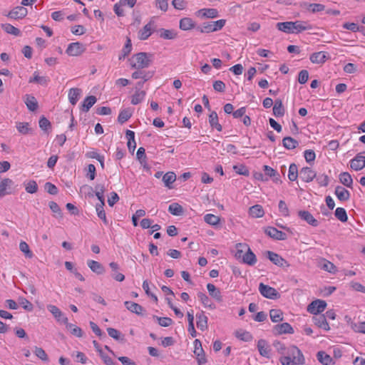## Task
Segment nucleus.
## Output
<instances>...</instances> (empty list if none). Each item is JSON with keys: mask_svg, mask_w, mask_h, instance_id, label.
I'll return each mask as SVG.
<instances>
[{"mask_svg": "<svg viewBox=\"0 0 365 365\" xmlns=\"http://www.w3.org/2000/svg\"><path fill=\"white\" fill-rule=\"evenodd\" d=\"M45 190L50 195H57L58 192V187L50 182H47L44 185Z\"/></svg>", "mask_w": 365, "mask_h": 365, "instance_id": "61", "label": "nucleus"}, {"mask_svg": "<svg viewBox=\"0 0 365 365\" xmlns=\"http://www.w3.org/2000/svg\"><path fill=\"white\" fill-rule=\"evenodd\" d=\"M283 146L287 150H292L299 145V142L292 137H284L282 139Z\"/></svg>", "mask_w": 365, "mask_h": 365, "instance_id": "38", "label": "nucleus"}, {"mask_svg": "<svg viewBox=\"0 0 365 365\" xmlns=\"http://www.w3.org/2000/svg\"><path fill=\"white\" fill-rule=\"evenodd\" d=\"M293 24H294L293 27V34H299L304 31L311 30L312 29V26L307 21H293Z\"/></svg>", "mask_w": 365, "mask_h": 365, "instance_id": "19", "label": "nucleus"}, {"mask_svg": "<svg viewBox=\"0 0 365 365\" xmlns=\"http://www.w3.org/2000/svg\"><path fill=\"white\" fill-rule=\"evenodd\" d=\"M168 211L175 216H180L184 213L183 207L177 202L170 204L168 207Z\"/></svg>", "mask_w": 365, "mask_h": 365, "instance_id": "45", "label": "nucleus"}, {"mask_svg": "<svg viewBox=\"0 0 365 365\" xmlns=\"http://www.w3.org/2000/svg\"><path fill=\"white\" fill-rule=\"evenodd\" d=\"M108 335L113 339L118 340L120 342H125V336L121 334L118 330L114 328L109 327L107 329Z\"/></svg>", "mask_w": 365, "mask_h": 365, "instance_id": "44", "label": "nucleus"}, {"mask_svg": "<svg viewBox=\"0 0 365 365\" xmlns=\"http://www.w3.org/2000/svg\"><path fill=\"white\" fill-rule=\"evenodd\" d=\"M38 124L41 129L43 131H47L51 127L50 121L43 115L40 118Z\"/></svg>", "mask_w": 365, "mask_h": 365, "instance_id": "62", "label": "nucleus"}, {"mask_svg": "<svg viewBox=\"0 0 365 365\" xmlns=\"http://www.w3.org/2000/svg\"><path fill=\"white\" fill-rule=\"evenodd\" d=\"M204 220L209 225H217L220 222V217L212 214H207L204 217Z\"/></svg>", "mask_w": 365, "mask_h": 365, "instance_id": "57", "label": "nucleus"}, {"mask_svg": "<svg viewBox=\"0 0 365 365\" xmlns=\"http://www.w3.org/2000/svg\"><path fill=\"white\" fill-rule=\"evenodd\" d=\"M25 103L28 109L31 111H35L38 108V102L34 96L26 94Z\"/></svg>", "mask_w": 365, "mask_h": 365, "instance_id": "36", "label": "nucleus"}, {"mask_svg": "<svg viewBox=\"0 0 365 365\" xmlns=\"http://www.w3.org/2000/svg\"><path fill=\"white\" fill-rule=\"evenodd\" d=\"M298 216L304 221L307 222L309 225L313 227H317L319 222L314 216L307 210H299L298 212Z\"/></svg>", "mask_w": 365, "mask_h": 365, "instance_id": "14", "label": "nucleus"}, {"mask_svg": "<svg viewBox=\"0 0 365 365\" xmlns=\"http://www.w3.org/2000/svg\"><path fill=\"white\" fill-rule=\"evenodd\" d=\"M81 93H82L81 89L78 88H72L69 90L68 99H69V102L73 106H75L77 103V102L81 96Z\"/></svg>", "mask_w": 365, "mask_h": 365, "instance_id": "30", "label": "nucleus"}, {"mask_svg": "<svg viewBox=\"0 0 365 365\" xmlns=\"http://www.w3.org/2000/svg\"><path fill=\"white\" fill-rule=\"evenodd\" d=\"M327 305L324 300L316 299L308 305L307 311L312 314L318 315L325 309Z\"/></svg>", "mask_w": 365, "mask_h": 365, "instance_id": "4", "label": "nucleus"}, {"mask_svg": "<svg viewBox=\"0 0 365 365\" xmlns=\"http://www.w3.org/2000/svg\"><path fill=\"white\" fill-rule=\"evenodd\" d=\"M159 32L160 37L163 39H174L177 37V33L173 30L161 29Z\"/></svg>", "mask_w": 365, "mask_h": 365, "instance_id": "49", "label": "nucleus"}, {"mask_svg": "<svg viewBox=\"0 0 365 365\" xmlns=\"http://www.w3.org/2000/svg\"><path fill=\"white\" fill-rule=\"evenodd\" d=\"M145 96V91L136 89L135 93L132 96L131 104L137 105L140 103Z\"/></svg>", "mask_w": 365, "mask_h": 365, "instance_id": "48", "label": "nucleus"}, {"mask_svg": "<svg viewBox=\"0 0 365 365\" xmlns=\"http://www.w3.org/2000/svg\"><path fill=\"white\" fill-rule=\"evenodd\" d=\"M264 232L269 237L276 240H285L287 238L285 232L278 230L274 227H267L264 229Z\"/></svg>", "mask_w": 365, "mask_h": 365, "instance_id": "9", "label": "nucleus"}, {"mask_svg": "<svg viewBox=\"0 0 365 365\" xmlns=\"http://www.w3.org/2000/svg\"><path fill=\"white\" fill-rule=\"evenodd\" d=\"M272 322L276 323L283 320V313L280 309H272L269 311Z\"/></svg>", "mask_w": 365, "mask_h": 365, "instance_id": "47", "label": "nucleus"}, {"mask_svg": "<svg viewBox=\"0 0 365 365\" xmlns=\"http://www.w3.org/2000/svg\"><path fill=\"white\" fill-rule=\"evenodd\" d=\"M265 254L267 257L275 265L280 267L289 266V264L287 262V261L277 253L272 251H267Z\"/></svg>", "mask_w": 365, "mask_h": 365, "instance_id": "5", "label": "nucleus"}, {"mask_svg": "<svg viewBox=\"0 0 365 365\" xmlns=\"http://www.w3.org/2000/svg\"><path fill=\"white\" fill-rule=\"evenodd\" d=\"M274 335H281L284 334H293L294 329L287 322L282 323L274 326L272 329Z\"/></svg>", "mask_w": 365, "mask_h": 365, "instance_id": "11", "label": "nucleus"}, {"mask_svg": "<svg viewBox=\"0 0 365 365\" xmlns=\"http://www.w3.org/2000/svg\"><path fill=\"white\" fill-rule=\"evenodd\" d=\"M47 309L52 314L57 322L67 324L68 318L56 306L48 304L47 305Z\"/></svg>", "mask_w": 365, "mask_h": 365, "instance_id": "10", "label": "nucleus"}, {"mask_svg": "<svg viewBox=\"0 0 365 365\" xmlns=\"http://www.w3.org/2000/svg\"><path fill=\"white\" fill-rule=\"evenodd\" d=\"M196 30L200 31V33L214 32L212 21L203 23L201 26H197Z\"/></svg>", "mask_w": 365, "mask_h": 365, "instance_id": "56", "label": "nucleus"}, {"mask_svg": "<svg viewBox=\"0 0 365 365\" xmlns=\"http://www.w3.org/2000/svg\"><path fill=\"white\" fill-rule=\"evenodd\" d=\"M335 217L342 222L348 220V216L344 208L337 207L334 212Z\"/></svg>", "mask_w": 365, "mask_h": 365, "instance_id": "54", "label": "nucleus"}, {"mask_svg": "<svg viewBox=\"0 0 365 365\" xmlns=\"http://www.w3.org/2000/svg\"><path fill=\"white\" fill-rule=\"evenodd\" d=\"M286 356H290L294 364H304L305 362L304 356L301 350L296 346H290L286 351Z\"/></svg>", "mask_w": 365, "mask_h": 365, "instance_id": "2", "label": "nucleus"}, {"mask_svg": "<svg viewBox=\"0 0 365 365\" xmlns=\"http://www.w3.org/2000/svg\"><path fill=\"white\" fill-rule=\"evenodd\" d=\"M152 58L151 53L140 52L133 55L129 61L131 68L140 70L149 67L152 63Z\"/></svg>", "mask_w": 365, "mask_h": 365, "instance_id": "1", "label": "nucleus"}, {"mask_svg": "<svg viewBox=\"0 0 365 365\" xmlns=\"http://www.w3.org/2000/svg\"><path fill=\"white\" fill-rule=\"evenodd\" d=\"M180 29L183 31H188L194 29L195 27V21L188 17H185L180 19Z\"/></svg>", "mask_w": 365, "mask_h": 365, "instance_id": "29", "label": "nucleus"}, {"mask_svg": "<svg viewBox=\"0 0 365 365\" xmlns=\"http://www.w3.org/2000/svg\"><path fill=\"white\" fill-rule=\"evenodd\" d=\"M196 318H197V327L202 331L206 330L208 327V326H207L208 318L205 314V312L203 311H201L200 312L197 313Z\"/></svg>", "mask_w": 365, "mask_h": 365, "instance_id": "18", "label": "nucleus"}, {"mask_svg": "<svg viewBox=\"0 0 365 365\" xmlns=\"http://www.w3.org/2000/svg\"><path fill=\"white\" fill-rule=\"evenodd\" d=\"M339 181L341 184L347 187H352L353 180L351 175L347 172L341 173L339 176Z\"/></svg>", "mask_w": 365, "mask_h": 365, "instance_id": "33", "label": "nucleus"}, {"mask_svg": "<svg viewBox=\"0 0 365 365\" xmlns=\"http://www.w3.org/2000/svg\"><path fill=\"white\" fill-rule=\"evenodd\" d=\"M19 304L22 306V307L29 312H31L34 309V305L31 302H30L28 299L24 297H20L19 299Z\"/></svg>", "mask_w": 365, "mask_h": 365, "instance_id": "63", "label": "nucleus"}, {"mask_svg": "<svg viewBox=\"0 0 365 365\" xmlns=\"http://www.w3.org/2000/svg\"><path fill=\"white\" fill-rule=\"evenodd\" d=\"M300 7L305 9L308 11L315 14L317 12L322 11L325 9V6L322 4H310L307 2H301Z\"/></svg>", "mask_w": 365, "mask_h": 365, "instance_id": "15", "label": "nucleus"}, {"mask_svg": "<svg viewBox=\"0 0 365 365\" xmlns=\"http://www.w3.org/2000/svg\"><path fill=\"white\" fill-rule=\"evenodd\" d=\"M18 131L23 134H32L33 129L29 127V123L26 122H17L16 125Z\"/></svg>", "mask_w": 365, "mask_h": 365, "instance_id": "41", "label": "nucleus"}, {"mask_svg": "<svg viewBox=\"0 0 365 365\" xmlns=\"http://www.w3.org/2000/svg\"><path fill=\"white\" fill-rule=\"evenodd\" d=\"M132 116V113L129 109L122 110L118 117V121L119 123L123 124L128 120Z\"/></svg>", "mask_w": 365, "mask_h": 365, "instance_id": "51", "label": "nucleus"}, {"mask_svg": "<svg viewBox=\"0 0 365 365\" xmlns=\"http://www.w3.org/2000/svg\"><path fill=\"white\" fill-rule=\"evenodd\" d=\"M236 336L244 341H250L253 339L252 335L249 331H237Z\"/></svg>", "mask_w": 365, "mask_h": 365, "instance_id": "60", "label": "nucleus"}, {"mask_svg": "<svg viewBox=\"0 0 365 365\" xmlns=\"http://www.w3.org/2000/svg\"><path fill=\"white\" fill-rule=\"evenodd\" d=\"M257 349L261 356L269 359L270 349L264 339H259L257 342Z\"/></svg>", "mask_w": 365, "mask_h": 365, "instance_id": "24", "label": "nucleus"}, {"mask_svg": "<svg viewBox=\"0 0 365 365\" xmlns=\"http://www.w3.org/2000/svg\"><path fill=\"white\" fill-rule=\"evenodd\" d=\"M207 289L210 295L214 298L217 302H222V296L219 289H217L214 284L208 283L207 284Z\"/></svg>", "mask_w": 365, "mask_h": 365, "instance_id": "25", "label": "nucleus"}, {"mask_svg": "<svg viewBox=\"0 0 365 365\" xmlns=\"http://www.w3.org/2000/svg\"><path fill=\"white\" fill-rule=\"evenodd\" d=\"M86 48L80 42L71 43L68 45L66 52L68 56H78L85 51Z\"/></svg>", "mask_w": 365, "mask_h": 365, "instance_id": "6", "label": "nucleus"}, {"mask_svg": "<svg viewBox=\"0 0 365 365\" xmlns=\"http://www.w3.org/2000/svg\"><path fill=\"white\" fill-rule=\"evenodd\" d=\"M28 14L26 8L18 6L11 10L6 16L12 19H24Z\"/></svg>", "mask_w": 365, "mask_h": 365, "instance_id": "7", "label": "nucleus"}, {"mask_svg": "<svg viewBox=\"0 0 365 365\" xmlns=\"http://www.w3.org/2000/svg\"><path fill=\"white\" fill-rule=\"evenodd\" d=\"M209 123L212 128L222 131V127L218 122V116L215 111H212L209 115Z\"/></svg>", "mask_w": 365, "mask_h": 365, "instance_id": "32", "label": "nucleus"}, {"mask_svg": "<svg viewBox=\"0 0 365 365\" xmlns=\"http://www.w3.org/2000/svg\"><path fill=\"white\" fill-rule=\"evenodd\" d=\"M1 28L7 34H12L15 36L21 35V31L10 24H2Z\"/></svg>", "mask_w": 365, "mask_h": 365, "instance_id": "46", "label": "nucleus"}, {"mask_svg": "<svg viewBox=\"0 0 365 365\" xmlns=\"http://www.w3.org/2000/svg\"><path fill=\"white\" fill-rule=\"evenodd\" d=\"M97 98L94 96H87L82 104V111L88 112L90 108L96 103Z\"/></svg>", "mask_w": 365, "mask_h": 365, "instance_id": "37", "label": "nucleus"}, {"mask_svg": "<svg viewBox=\"0 0 365 365\" xmlns=\"http://www.w3.org/2000/svg\"><path fill=\"white\" fill-rule=\"evenodd\" d=\"M154 22L150 21L146 25L143 26L138 32V38L140 40H146L152 34V30L153 29Z\"/></svg>", "mask_w": 365, "mask_h": 365, "instance_id": "16", "label": "nucleus"}, {"mask_svg": "<svg viewBox=\"0 0 365 365\" xmlns=\"http://www.w3.org/2000/svg\"><path fill=\"white\" fill-rule=\"evenodd\" d=\"M109 267L111 269V277L117 282H123L125 279V275L122 273L118 272L119 269V265L115 262H112L109 264Z\"/></svg>", "mask_w": 365, "mask_h": 365, "instance_id": "22", "label": "nucleus"}, {"mask_svg": "<svg viewBox=\"0 0 365 365\" xmlns=\"http://www.w3.org/2000/svg\"><path fill=\"white\" fill-rule=\"evenodd\" d=\"M329 58V56L327 52L319 51L315 52L310 55L309 60L312 63L316 64H323Z\"/></svg>", "mask_w": 365, "mask_h": 365, "instance_id": "13", "label": "nucleus"}, {"mask_svg": "<svg viewBox=\"0 0 365 365\" xmlns=\"http://www.w3.org/2000/svg\"><path fill=\"white\" fill-rule=\"evenodd\" d=\"M250 247L245 243H237L236 245V252L235 257L237 259L243 258L244 254L247 251Z\"/></svg>", "mask_w": 365, "mask_h": 365, "instance_id": "42", "label": "nucleus"}, {"mask_svg": "<svg viewBox=\"0 0 365 365\" xmlns=\"http://www.w3.org/2000/svg\"><path fill=\"white\" fill-rule=\"evenodd\" d=\"M124 305L128 310L130 312L135 313L138 315H143V312L144 311L143 307L138 303L125 301L124 302Z\"/></svg>", "mask_w": 365, "mask_h": 365, "instance_id": "23", "label": "nucleus"}, {"mask_svg": "<svg viewBox=\"0 0 365 365\" xmlns=\"http://www.w3.org/2000/svg\"><path fill=\"white\" fill-rule=\"evenodd\" d=\"M106 187L104 184L98 183L95 186V195L99 201H105L104 192Z\"/></svg>", "mask_w": 365, "mask_h": 365, "instance_id": "50", "label": "nucleus"}, {"mask_svg": "<svg viewBox=\"0 0 365 365\" xmlns=\"http://www.w3.org/2000/svg\"><path fill=\"white\" fill-rule=\"evenodd\" d=\"M298 168L295 163H292L289 168L288 178L290 181H295L298 178Z\"/></svg>", "mask_w": 365, "mask_h": 365, "instance_id": "53", "label": "nucleus"}, {"mask_svg": "<svg viewBox=\"0 0 365 365\" xmlns=\"http://www.w3.org/2000/svg\"><path fill=\"white\" fill-rule=\"evenodd\" d=\"M338 200L342 202L348 201L350 198V192L342 186H336L334 192Z\"/></svg>", "mask_w": 365, "mask_h": 365, "instance_id": "17", "label": "nucleus"}, {"mask_svg": "<svg viewBox=\"0 0 365 365\" xmlns=\"http://www.w3.org/2000/svg\"><path fill=\"white\" fill-rule=\"evenodd\" d=\"M176 180V175L173 172H168L163 177V181L165 185L169 189L172 188V184Z\"/></svg>", "mask_w": 365, "mask_h": 365, "instance_id": "43", "label": "nucleus"}, {"mask_svg": "<svg viewBox=\"0 0 365 365\" xmlns=\"http://www.w3.org/2000/svg\"><path fill=\"white\" fill-rule=\"evenodd\" d=\"M49 80L46 76H39L38 73L37 71H35L34 73V77L30 78L29 80V83H38L42 86H47Z\"/></svg>", "mask_w": 365, "mask_h": 365, "instance_id": "40", "label": "nucleus"}, {"mask_svg": "<svg viewBox=\"0 0 365 365\" xmlns=\"http://www.w3.org/2000/svg\"><path fill=\"white\" fill-rule=\"evenodd\" d=\"M198 15L205 18H216L218 16V11L216 9H202L198 11Z\"/></svg>", "mask_w": 365, "mask_h": 365, "instance_id": "34", "label": "nucleus"}, {"mask_svg": "<svg viewBox=\"0 0 365 365\" xmlns=\"http://www.w3.org/2000/svg\"><path fill=\"white\" fill-rule=\"evenodd\" d=\"M242 262L248 265H254L257 262V257L255 253L249 247L247 251L244 254Z\"/></svg>", "mask_w": 365, "mask_h": 365, "instance_id": "28", "label": "nucleus"}, {"mask_svg": "<svg viewBox=\"0 0 365 365\" xmlns=\"http://www.w3.org/2000/svg\"><path fill=\"white\" fill-rule=\"evenodd\" d=\"M25 190L28 193L34 194L38 191V185L35 180H31L24 182Z\"/></svg>", "mask_w": 365, "mask_h": 365, "instance_id": "52", "label": "nucleus"}, {"mask_svg": "<svg viewBox=\"0 0 365 365\" xmlns=\"http://www.w3.org/2000/svg\"><path fill=\"white\" fill-rule=\"evenodd\" d=\"M293 21L279 22L276 26L278 30L287 34H293Z\"/></svg>", "mask_w": 365, "mask_h": 365, "instance_id": "31", "label": "nucleus"}, {"mask_svg": "<svg viewBox=\"0 0 365 365\" xmlns=\"http://www.w3.org/2000/svg\"><path fill=\"white\" fill-rule=\"evenodd\" d=\"M299 177L305 182H310L316 178V173L309 167H304L299 171Z\"/></svg>", "mask_w": 365, "mask_h": 365, "instance_id": "12", "label": "nucleus"}, {"mask_svg": "<svg viewBox=\"0 0 365 365\" xmlns=\"http://www.w3.org/2000/svg\"><path fill=\"white\" fill-rule=\"evenodd\" d=\"M350 168L359 171L365 168V156L362 153H358L353 159L350 160Z\"/></svg>", "mask_w": 365, "mask_h": 365, "instance_id": "8", "label": "nucleus"}, {"mask_svg": "<svg viewBox=\"0 0 365 365\" xmlns=\"http://www.w3.org/2000/svg\"><path fill=\"white\" fill-rule=\"evenodd\" d=\"M317 360L323 365H334L335 361L324 351H319L317 354Z\"/></svg>", "mask_w": 365, "mask_h": 365, "instance_id": "20", "label": "nucleus"}, {"mask_svg": "<svg viewBox=\"0 0 365 365\" xmlns=\"http://www.w3.org/2000/svg\"><path fill=\"white\" fill-rule=\"evenodd\" d=\"M315 178L319 186L327 187L329 183V178L326 174L316 175Z\"/></svg>", "mask_w": 365, "mask_h": 365, "instance_id": "59", "label": "nucleus"}, {"mask_svg": "<svg viewBox=\"0 0 365 365\" xmlns=\"http://www.w3.org/2000/svg\"><path fill=\"white\" fill-rule=\"evenodd\" d=\"M100 202L96 204V210L98 215V217L103 220L105 225H108V222L106 219V215L103 207L105 205V201H99Z\"/></svg>", "mask_w": 365, "mask_h": 365, "instance_id": "35", "label": "nucleus"}, {"mask_svg": "<svg viewBox=\"0 0 365 365\" xmlns=\"http://www.w3.org/2000/svg\"><path fill=\"white\" fill-rule=\"evenodd\" d=\"M249 213L252 217H262L264 215V211L262 205H255L250 207Z\"/></svg>", "mask_w": 365, "mask_h": 365, "instance_id": "39", "label": "nucleus"}, {"mask_svg": "<svg viewBox=\"0 0 365 365\" xmlns=\"http://www.w3.org/2000/svg\"><path fill=\"white\" fill-rule=\"evenodd\" d=\"M19 249L25 255L26 257L29 259L33 257V252L30 250L29 246L26 242L21 241L20 242Z\"/></svg>", "mask_w": 365, "mask_h": 365, "instance_id": "55", "label": "nucleus"}, {"mask_svg": "<svg viewBox=\"0 0 365 365\" xmlns=\"http://www.w3.org/2000/svg\"><path fill=\"white\" fill-rule=\"evenodd\" d=\"M304 156L306 161L312 164L315 160L316 154L313 150H306L304 153Z\"/></svg>", "mask_w": 365, "mask_h": 365, "instance_id": "64", "label": "nucleus"}, {"mask_svg": "<svg viewBox=\"0 0 365 365\" xmlns=\"http://www.w3.org/2000/svg\"><path fill=\"white\" fill-rule=\"evenodd\" d=\"M87 264L91 271L97 274H103L106 271L104 267L97 261L89 259Z\"/></svg>", "mask_w": 365, "mask_h": 365, "instance_id": "26", "label": "nucleus"}, {"mask_svg": "<svg viewBox=\"0 0 365 365\" xmlns=\"http://www.w3.org/2000/svg\"><path fill=\"white\" fill-rule=\"evenodd\" d=\"M153 318L155 319L158 322V324L161 327H169L173 322V319L169 317H160L154 315Z\"/></svg>", "mask_w": 365, "mask_h": 365, "instance_id": "58", "label": "nucleus"}, {"mask_svg": "<svg viewBox=\"0 0 365 365\" xmlns=\"http://www.w3.org/2000/svg\"><path fill=\"white\" fill-rule=\"evenodd\" d=\"M313 320L315 325L319 328H322L326 331H329L330 329V327L324 314L317 315L316 317H313Z\"/></svg>", "mask_w": 365, "mask_h": 365, "instance_id": "27", "label": "nucleus"}, {"mask_svg": "<svg viewBox=\"0 0 365 365\" xmlns=\"http://www.w3.org/2000/svg\"><path fill=\"white\" fill-rule=\"evenodd\" d=\"M260 294L265 298L271 299H277L280 297V294L274 288L263 283L259 285Z\"/></svg>", "mask_w": 365, "mask_h": 365, "instance_id": "3", "label": "nucleus"}, {"mask_svg": "<svg viewBox=\"0 0 365 365\" xmlns=\"http://www.w3.org/2000/svg\"><path fill=\"white\" fill-rule=\"evenodd\" d=\"M13 184V180L9 178H4L0 182V197L11 193L7 190H9Z\"/></svg>", "mask_w": 365, "mask_h": 365, "instance_id": "21", "label": "nucleus"}]
</instances>
